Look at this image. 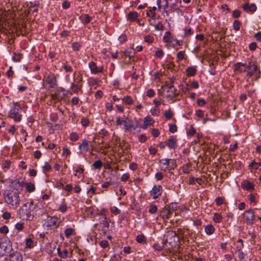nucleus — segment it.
<instances>
[{
    "label": "nucleus",
    "instance_id": "obj_23",
    "mask_svg": "<svg viewBox=\"0 0 261 261\" xmlns=\"http://www.w3.org/2000/svg\"><path fill=\"white\" fill-rule=\"evenodd\" d=\"M173 38L172 37L171 32H166L163 37V41L166 43H171L172 42Z\"/></svg>",
    "mask_w": 261,
    "mask_h": 261
},
{
    "label": "nucleus",
    "instance_id": "obj_16",
    "mask_svg": "<svg viewBox=\"0 0 261 261\" xmlns=\"http://www.w3.org/2000/svg\"><path fill=\"white\" fill-rule=\"evenodd\" d=\"M246 65L241 62L236 63L233 65V70L235 72L239 73L245 72Z\"/></svg>",
    "mask_w": 261,
    "mask_h": 261
},
{
    "label": "nucleus",
    "instance_id": "obj_45",
    "mask_svg": "<svg viewBox=\"0 0 261 261\" xmlns=\"http://www.w3.org/2000/svg\"><path fill=\"white\" fill-rule=\"evenodd\" d=\"M158 210L157 206L155 205H151L149 207V212L151 214H155Z\"/></svg>",
    "mask_w": 261,
    "mask_h": 261
},
{
    "label": "nucleus",
    "instance_id": "obj_7",
    "mask_svg": "<svg viewBox=\"0 0 261 261\" xmlns=\"http://www.w3.org/2000/svg\"><path fill=\"white\" fill-rule=\"evenodd\" d=\"M246 75L248 76H252L253 75L255 74L257 77L259 76L260 71L257 68V65L252 62H250L248 65L246 67Z\"/></svg>",
    "mask_w": 261,
    "mask_h": 261
},
{
    "label": "nucleus",
    "instance_id": "obj_62",
    "mask_svg": "<svg viewBox=\"0 0 261 261\" xmlns=\"http://www.w3.org/2000/svg\"><path fill=\"white\" fill-rule=\"evenodd\" d=\"M14 74V72L12 70V67H10L9 70L7 71L6 73V75L8 77L10 78L13 77V75Z\"/></svg>",
    "mask_w": 261,
    "mask_h": 261
},
{
    "label": "nucleus",
    "instance_id": "obj_61",
    "mask_svg": "<svg viewBox=\"0 0 261 261\" xmlns=\"http://www.w3.org/2000/svg\"><path fill=\"white\" fill-rule=\"evenodd\" d=\"M164 55V52L163 51L160 49H158L156 51H155V56L157 58H162Z\"/></svg>",
    "mask_w": 261,
    "mask_h": 261
},
{
    "label": "nucleus",
    "instance_id": "obj_19",
    "mask_svg": "<svg viewBox=\"0 0 261 261\" xmlns=\"http://www.w3.org/2000/svg\"><path fill=\"white\" fill-rule=\"evenodd\" d=\"M177 139L175 137L171 136L166 141V144L171 148H174L176 147Z\"/></svg>",
    "mask_w": 261,
    "mask_h": 261
},
{
    "label": "nucleus",
    "instance_id": "obj_52",
    "mask_svg": "<svg viewBox=\"0 0 261 261\" xmlns=\"http://www.w3.org/2000/svg\"><path fill=\"white\" fill-rule=\"evenodd\" d=\"M193 34V32L191 28H187L185 29V36L189 37Z\"/></svg>",
    "mask_w": 261,
    "mask_h": 261
},
{
    "label": "nucleus",
    "instance_id": "obj_13",
    "mask_svg": "<svg viewBox=\"0 0 261 261\" xmlns=\"http://www.w3.org/2000/svg\"><path fill=\"white\" fill-rule=\"evenodd\" d=\"M162 187L160 185H155L150 191V195L153 197L154 199L158 198L163 192Z\"/></svg>",
    "mask_w": 261,
    "mask_h": 261
},
{
    "label": "nucleus",
    "instance_id": "obj_31",
    "mask_svg": "<svg viewBox=\"0 0 261 261\" xmlns=\"http://www.w3.org/2000/svg\"><path fill=\"white\" fill-rule=\"evenodd\" d=\"M35 189V186L34 184L29 182L27 184L26 190L28 192L31 193L33 192Z\"/></svg>",
    "mask_w": 261,
    "mask_h": 261
},
{
    "label": "nucleus",
    "instance_id": "obj_48",
    "mask_svg": "<svg viewBox=\"0 0 261 261\" xmlns=\"http://www.w3.org/2000/svg\"><path fill=\"white\" fill-rule=\"evenodd\" d=\"M155 29L157 31H163L164 27L161 21H159L154 25Z\"/></svg>",
    "mask_w": 261,
    "mask_h": 261
},
{
    "label": "nucleus",
    "instance_id": "obj_12",
    "mask_svg": "<svg viewBox=\"0 0 261 261\" xmlns=\"http://www.w3.org/2000/svg\"><path fill=\"white\" fill-rule=\"evenodd\" d=\"M45 82L48 85V88H53L57 86V80L54 73H49L46 77Z\"/></svg>",
    "mask_w": 261,
    "mask_h": 261
},
{
    "label": "nucleus",
    "instance_id": "obj_51",
    "mask_svg": "<svg viewBox=\"0 0 261 261\" xmlns=\"http://www.w3.org/2000/svg\"><path fill=\"white\" fill-rule=\"evenodd\" d=\"M150 113L152 116H158L160 114V110L154 107L151 109Z\"/></svg>",
    "mask_w": 261,
    "mask_h": 261
},
{
    "label": "nucleus",
    "instance_id": "obj_36",
    "mask_svg": "<svg viewBox=\"0 0 261 261\" xmlns=\"http://www.w3.org/2000/svg\"><path fill=\"white\" fill-rule=\"evenodd\" d=\"M38 7V5L31 2L30 6H29V12L30 13V11H32L33 12H37L38 9L37 8L33 9V7Z\"/></svg>",
    "mask_w": 261,
    "mask_h": 261
},
{
    "label": "nucleus",
    "instance_id": "obj_55",
    "mask_svg": "<svg viewBox=\"0 0 261 261\" xmlns=\"http://www.w3.org/2000/svg\"><path fill=\"white\" fill-rule=\"evenodd\" d=\"M144 40L146 42L148 43H151L154 40V38L150 35H148L145 37Z\"/></svg>",
    "mask_w": 261,
    "mask_h": 261
},
{
    "label": "nucleus",
    "instance_id": "obj_47",
    "mask_svg": "<svg viewBox=\"0 0 261 261\" xmlns=\"http://www.w3.org/2000/svg\"><path fill=\"white\" fill-rule=\"evenodd\" d=\"M171 44L172 46L173 47H176L177 46H180L181 45V43L180 41L176 39H173L172 42L170 43Z\"/></svg>",
    "mask_w": 261,
    "mask_h": 261
},
{
    "label": "nucleus",
    "instance_id": "obj_34",
    "mask_svg": "<svg viewBox=\"0 0 261 261\" xmlns=\"http://www.w3.org/2000/svg\"><path fill=\"white\" fill-rule=\"evenodd\" d=\"M186 56L185 51H180L177 54V59L178 61L183 60Z\"/></svg>",
    "mask_w": 261,
    "mask_h": 261
},
{
    "label": "nucleus",
    "instance_id": "obj_43",
    "mask_svg": "<svg viewBox=\"0 0 261 261\" xmlns=\"http://www.w3.org/2000/svg\"><path fill=\"white\" fill-rule=\"evenodd\" d=\"M240 24L241 23L239 21L237 20H234L233 23V29L236 31H239L240 28Z\"/></svg>",
    "mask_w": 261,
    "mask_h": 261
},
{
    "label": "nucleus",
    "instance_id": "obj_26",
    "mask_svg": "<svg viewBox=\"0 0 261 261\" xmlns=\"http://www.w3.org/2000/svg\"><path fill=\"white\" fill-rule=\"evenodd\" d=\"M80 19L83 23L87 24L90 22L92 19V17L87 14H82L80 16Z\"/></svg>",
    "mask_w": 261,
    "mask_h": 261
},
{
    "label": "nucleus",
    "instance_id": "obj_38",
    "mask_svg": "<svg viewBox=\"0 0 261 261\" xmlns=\"http://www.w3.org/2000/svg\"><path fill=\"white\" fill-rule=\"evenodd\" d=\"M74 231V229L72 228H68L65 230V235L67 238H69L71 236Z\"/></svg>",
    "mask_w": 261,
    "mask_h": 261
},
{
    "label": "nucleus",
    "instance_id": "obj_28",
    "mask_svg": "<svg viewBox=\"0 0 261 261\" xmlns=\"http://www.w3.org/2000/svg\"><path fill=\"white\" fill-rule=\"evenodd\" d=\"M136 240L139 243L145 244L146 243V237L142 234L138 235L136 237Z\"/></svg>",
    "mask_w": 261,
    "mask_h": 261
},
{
    "label": "nucleus",
    "instance_id": "obj_30",
    "mask_svg": "<svg viewBox=\"0 0 261 261\" xmlns=\"http://www.w3.org/2000/svg\"><path fill=\"white\" fill-rule=\"evenodd\" d=\"M213 220L216 223H220L222 220V216L219 213H215L213 216Z\"/></svg>",
    "mask_w": 261,
    "mask_h": 261
},
{
    "label": "nucleus",
    "instance_id": "obj_33",
    "mask_svg": "<svg viewBox=\"0 0 261 261\" xmlns=\"http://www.w3.org/2000/svg\"><path fill=\"white\" fill-rule=\"evenodd\" d=\"M122 101L127 105H132L133 102V100L131 97L129 96H126L122 99Z\"/></svg>",
    "mask_w": 261,
    "mask_h": 261
},
{
    "label": "nucleus",
    "instance_id": "obj_14",
    "mask_svg": "<svg viewBox=\"0 0 261 261\" xmlns=\"http://www.w3.org/2000/svg\"><path fill=\"white\" fill-rule=\"evenodd\" d=\"M57 252L59 256L62 258H66L68 257L71 256L72 254V250H71L70 252L66 249H62L60 247H58L57 249Z\"/></svg>",
    "mask_w": 261,
    "mask_h": 261
},
{
    "label": "nucleus",
    "instance_id": "obj_57",
    "mask_svg": "<svg viewBox=\"0 0 261 261\" xmlns=\"http://www.w3.org/2000/svg\"><path fill=\"white\" fill-rule=\"evenodd\" d=\"M21 58H22V55L19 54H14V55L13 57V59L15 62H19L20 61V60L21 59Z\"/></svg>",
    "mask_w": 261,
    "mask_h": 261
},
{
    "label": "nucleus",
    "instance_id": "obj_4",
    "mask_svg": "<svg viewBox=\"0 0 261 261\" xmlns=\"http://www.w3.org/2000/svg\"><path fill=\"white\" fill-rule=\"evenodd\" d=\"M161 170L166 171L173 170L176 167L175 160L173 159H164L159 161Z\"/></svg>",
    "mask_w": 261,
    "mask_h": 261
},
{
    "label": "nucleus",
    "instance_id": "obj_56",
    "mask_svg": "<svg viewBox=\"0 0 261 261\" xmlns=\"http://www.w3.org/2000/svg\"><path fill=\"white\" fill-rule=\"evenodd\" d=\"M33 246V241L31 238L26 239V247L32 248Z\"/></svg>",
    "mask_w": 261,
    "mask_h": 261
},
{
    "label": "nucleus",
    "instance_id": "obj_22",
    "mask_svg": "<svg viewBox=\"0 0 261 261\" xmlns=\"http://www.w3.org/2000/svg\"><path fill=\"white\" fill-rule=\"evenodd\" d=\"M172 214L171 212L165 206L161 212V215L164 219H168L170 218V215Z\"/></svg>",
    "mask_w": 261,
    "mask_h": 261
},
{
    "label": "nucleus",
    "instance_id": "obj_1",
    "mask_svg": "<svg viewBox=\"0 0 261 261\" xmlns=\"http://www.w3.org/2000/svg\"><path fill=\"white\" fill-rule=\"evenodd\" d=\"M36 206V205H34L32 201L24 203L19 210V217L23 219L25 218L28 220L32 219L34 215L35 214L36 215V212H33L34 209Z\"/></svg>",
    "mask_w": 261,
    "mask_h": 261
},
{
    "label": "nucleus",
    "instance_id": "obj_6",
    "mask_svg": "<svg viewBox=\"0 0 261 261\" xmlns=\"http://www.w3.org/2000/svg\"><path fill=\"white\" fill-rule=\"evenodd\" d=\"M59 224V219L56 217H48L44 226L47 230L55 231Z\"/></svg>",
    "mask_w": 261,
    "mask_h": 261
},
{
    "label": "nucleus",
    "instance_id": "obj_49",
    "mask_svg": "<svg viewBox=\"0 0 261 261\" xmlns=\"http://www.w3.org/2000/svg\"><path fill=\"white\" fill-rule=\"evenodd\" d=\"M90 121L89 119L87 118H83L81 119V124L84 127L87 126L89 125Z\"/></svg>",
    "mask_w": 261,
    "mask_h": 261
},
{
    "label": "nucleus",
    "instance_id": "obj_3",
    "mask_svg": "<svg viewBox=\"0 0 261 261\" xmlns=\"http://www.w3.org/2000/svg\"><path fill=\"white\" fill-rule=\"evenodd\" d=\"M22 109L17 102H14L13 106L9 112V116L15 122H19L21 120Z\"/></svg>",
    "mask_w": 261,
    "mask_h": 261
},
{
    "label": "nucleus",
    "instance_id": "obj_42",
    "mask_svg": "<svg viewBox=\"0 0 261 261\" xmlns=\"http://www.w3.org/2000/svg\"><path fill=\"white\" fill-rule=\"evenodd\" d=\"M199 87V84L197 82L193 81L192 82L190 88H187L186 89L187 90H189L191 89H197Z\"/></svg>",
    "mask_w": 261,
    "mask_h": 261
},
{
    "label": "nucleus",
    "instance_id": "obj_50",
    "mask_svg": "<svg viewBox=\"0 0 261 261\" xmlns=\"http://www.w3.org/2000/svg\"><path fill=\"white\" fill-rule=\"evenodd\" d=\"M67 205L64 202L62 203L60 205L59 208V210L62 213H65L67 211Z\"/></svg>",
    "mask_w": 261,
    "mask_h": 261
},
{
    "label": "nucleus",
    "instance_id": "obj_37",
    "mask_svg": "<svg viewBox=\"0 0 261 261\" xmlns=\"http://www.w3.org/2000/svg\"><path fill=\"white\" fill-rule=\"evenodd\" d=\"M51 170V167L50 164L47 162H45L44 165L43 166V172H49Z\"/></svg>",
    "mask_w": 261,
    "mask_h": 261
},
{
    "label": "nucleus",
    "instance_id": "obj_39",
    "mask_svg": "<svg viewBox=\"0 0 261 261\" xmlns=\"http://www.w3.org/2000/svg\"><path fill=\"white\" fill-rule=\"evenodd\" d=\"M93 166L95 169H100L102 166V163L101 161L97 160L93 163Z\"/></svg>",
    "mask_w": 261,
    "mask_h": 261
},
{
    "label": "nucleus",
    "instance_id": "obj_41",
    "mask_svg": "<svg viewBox=\"0 0 261 261\" xmlns=\"http://www.w3.org/2000/svg\"><path fill=\"white\" fill-rule=\"evenodd\" d=\"M172 213L174 212L176 208V205L175 203H171L170 205L166 206Z\"/></svg>",
    "mask_w": 261,
    "mask_h": 261
},
{
    "label": "nucleus",
    "instance_id": "obj_29",
    "mask_svg": "<svg viewBox=\"0 0 261 261\" xmlns=\"http://www.w3.org/2000/svg\"><path fill=\"white\" fill-rule=\"evenodd\" d=\"M143 121L148 126L152 125L154 123V120L149 116H146L144 118Z\"/></svg>",
    "mask_w": 261,
    "mask_h": 261
},
{
    "label": "nucleus",
    "instance_id": "obj_44",
    "mask_svg": "<svg viewBox=\"0 0 261 261\" xmlns=\"http://www.w3.org/2000/svg\"><path fill=\"white\" fill-rule=\"evenodd\" d=\"M116 119V124L118 126H120L124 123H126V120L122 119L120 117H117Z\"/></svg>",
    "mask_w": 261,
    "mask_h": 261
},
{
    "label": "nucleus",
    "instance_id": "obj_64",
    "mask_svg": "<svg viewBox=\"0 0 261 261\" xmlns=\"http://www.w3.org/2000/svg\"><path fill=\"white\" fill-rule=\"evenodd\" d=\"M139 141L141 143L145 142L147 139V137L144 135H141L138 137Z\"/></svg>",
    "mask_w": 261,
    "mask_h": 261
},
{
    "label": "nucleus",
    "instance_id": "obj_35",
    "mask_svg": "<svg viewBox=\"0 0 261 261\" xmlns=\"http://www.w3.org/2000/svg\"><path fill=\"white\" fill-rule=\"evenodd\" d=\"M79 139V136L76 133L73 132L70 135V140L72 141H76Z\"/></svg>",
    "mask_w": 261,
    "mask_h": 261
},
{
    "label": "nucleus",
    "instance_id": "obj_11",
    "mask_svg": "<svg viewBox=\"0 0 261 261\" xmlns=\"http://www.w3.org/2000/svg\"><path fill=\"white\" fill-rule=\"evenodd\" d=\"M6 259L9 261H22V256L19 252L12 250L9 253V255L8 257L6 258Z\"/></svg>",
    "mask_w": 261,
    "mask_h": 261
},
{
    "label": "nucleus",
    "instance_id": "obj_15",
    "mask_svg": "<svg viewBox=\"0 0 261 261\" xmlns=\"http://www.w3.org/2000/svg\"><path fill=\"white\" fill-rule=\"evenodd\" d=\"M242 8L245 12L251 13L254 12L256 10V7L254 4L249 5V3H245L242 6Z\"/></svg>",
    "mask_w": 261,
    "mask_h": 261
},
{
    "label": "nucleus",
    "instance_id": "obj_58",
    "mask_svg": "<svg viewBox=\"0 0 261 261\" xmlns=\"http://www.w3.org/2000/svg\"><path fill=\"white\" fill-rule=\"evenodd\" d=\"M169 131L174 133L177 131V126L175 124H169Z\"/></svg>",
    "mask_w": 261,
    "mask_h": 261
},
{
    "label": "nucleus",
    "instance_id": "obj_18",
    "mask_svg": "<svg viewBox=\"0 0 261 261\" xmlns=\"http://www.w3.org/2000/svg\"><path fill=\"white\" fill-rule=\"evenodd\" d=\"M241 186L243 189L246 190H253L254 189L253 183L246 180L243 181Z\"/></svg>",
    "mask_w": 261,
    "mask_h": 261
},
{
    "label": "nucleus",
    "instance_id": "obj_5",
    "mask_svg": "<svg viewBox=\"0 0 261 261\" xmlns=\"http://www.w3.org/2000/svg\"><path fill=\"white\" fill-rule=\"evenodd\" d=\"M12 251V242L8 240L0 239V256L5 255Z\"/></svg>",
    "mask_w": 261,
    "mask_h": 261
},
{
    "label": "nucleus",
    "instance_id": "obj_53",
    "mask_svg": "<svg viewBox=\"0 0 261 261\" xmlns=\"http://www.w3.org/2000/svg\"><path fill=\"white\" fill-rule=\"evenodd\" d=\"M155 95V92L152 89H148L146 92V96L148 97H152Z\"/></svg>",
    "mask_w": 261,
    "mask_h": 261
},
{
    "label": "nucleus",
    "instance_id": "obj_10",
    "mask_svg": "<svg viewBox=\"0 0 261 261\" xmlns=\"http://www.w3.org/2000/svg\"><path fill=\"white\" fill-rule=\"evenodd\" d=\"M88 65L92 74L102 73L103 71V66H97L96 64L93 61L90 62Z\"/></svg>",
    "mask_w": 261,
    "mask_h": 261
},
{
    "label": "nucleus",
    "instance_id": "obj_54",
    "mask_svg": "<svg viewBox=\"0 0 261 261\" xmlns=\"http://www.w3.org/2000/svg\"><path fill=\"white\" fill-rule=\"evenodd\" d=\"M81 46V45L78 42H73L72 44V48L74 50H79Z\"/></svg>",
    "mask_w": 261,
    "mask_h": 261
},
{
    "label": "nucleus",
    "instance_id": "obj_46",
    "mask_svg": "<svg viewBox=\"0 0 261 261\" xmlns=\"http://www.w3.org/2000/svg\"><path fill=\"white\" fill-rule=\"evenodd\" d=\"M71 154L70 150L66 146L63 148L62 155L63 156H69Z\"/></svg>",
    "mask_w": 261,
    "mask_h": 261
},
{
    "label": "nucleus",
    "instance_id": "obj_27",
    "mask_svg": "<svg viewBox=\"0 0 261 261\" xmlns=\"http://www.w3.org/2000/svg\"><path fill=\"white\" fill-rule=\"evenodd\" d=\"M138 17V14L136 12H130L128 13L127 15V18L129 20L135 21L136 20Z\"/></svg>",
    "mask_w": 261,
    "mask_h": 261
},
{
    "label": "nucleus",
    "instance_id": "obj_32",
    "mask_svg": "<svg viewBox=\"0 0 261 261\" xmlns=\"http://www.w3.org/2000/svg\"><path fill=\"white\" fill-rule=\"evenodd\" d=\"M164 115L166 119H170L173 116V113L171 109H169L168 110L165 111Z\"/></svg>",
    "mask_w": 261,
    "mask_h": 261
},
{
    "label": "nucleus",
    "instance_id": "obj_24",
    "mask_svg": "<svg viewBox=\"0 0 261 261\" xmlns=\"http://www.w3.org/2000/svg\"><path fill=\"white\" fill-rule=\"evenodd\" d=\"M158 6L159 9H163L165 10L168 7V1L167 0H158Z\"/></svg>",
    "mask_w": 261,
    "mask_h": 261
},
{
    "label": "nucleus",
    "instance_id": "obj_8",
    "mask_svg": "<svg viewBox=\"0 0 261 261\" xmlns=\"http://www.w3.org/2000/svg\"><path fill=\"white\" fill-rule=\"evenodd\" d=\"M82 81L83 77L81 74H78L76 77H74V82L71 86V88L74 93H77L79 91L81 90Z\"/></svg>",
    "mask_w": 261,
    "mask_h": 261
},
{
    "label": "nucleus",
    "instance_id": "obj_17",
    "mask_svg": "<svg viewBox=\"0 0 261 261\" xmlns=\"http://www.w3.org/2000/svg\"><path fill=\"white\" fill-rule=\"evenodd\" d=\"M167 97L171 98H174L177 96V94L176 93V89L172 85H169L168 87Z\"/></svg>",
    "mask_w": 261,
    "mask_h": 261
},
{
    "label": "nucleus",
    "instance_id": "obj_21",
    "mask_svg": "<svg viewBox=\"0 0 261 261\" xmlns=\"http://www.w3.org/2000/svg\"><path fill=\"white\" fill-rule=\"evenodd\" d=\"M186 74L188 76H194L197 72V68L196 66H191L188 67L186 70Z\"/></svg>",
    "mask_w": 261,
    "mask_h": 261
},
{
    "label": "nucleus",
    "instance_id": "obj_2",
    "mask_svg": "<svg viewBox=\"0 0 261 261\" xmlns=\"http://www.w3.org/2000/svg\"><path fill=\"white\" fill-rule=\"evenodd\" d=\"M4 195L5 201L7 204L16 207L19 205L20 198L18 192L12 190H6Z\"/></svg>",
    "mask_w": 261,
    "mask_h": 261
},
{
    "label": "nucleus",
    "instance_id": "obj_9",
    "mask_svg": "<svg viewBox=\"0 0 261 261\" xmlns=\"http://www.w3.org/2000/svg\"><path fill=\"white\" fill-rule=\"evenodd\" d=\"M243 215L245 218L246 223L248 225H251L253 224V221L255 219V215L254 214L253 210L250 209L246 211Z\"/></svg>",
    "mask_w": 261,
    "mask_h": 261
},
{
    "label": "nucleus",
    "instance_id": "obj_63",
    "mask_svg": "<svg viewBox=\"0 0 261 261\" xmlns=\"http://www.w3.org/2000/svg\"><path fill=\"white\" fill-rule=\"evenodd\" d=\"M111 211L113 214L115 215H117L120 212V211L116 206L112 207L111 208Z\"/></svg>",
    "mask_w": 261,
    "mask_h": 261
},
{
    "label": "nucleus",
    "instance_id": "obj_25",
    "mask_svg": "<svg viewBox=\"0 0 261 261\" xmlns=\"http://www.w3.org/2000/svg\"><path fill=\"white\" fill-rule=\"evenodd\" d=\"M215 230V227L211 224L205 226V232L208 235L212 234Z\"/></svg>",
    "mask_w": 261,
    "mask_h": 261
},
{
    "label": "nucleus",
    "instance_id": "obj_20",
    "mask_svg": "<svg viewBox=\"0 0 261 261\" xmlns=\"http://www.w3.org/2000/svg\"><path fill=\"white\" fill-rule=\"evenodd\" d=\"M79 149L81 152H86L89 150V142L84 139L82 141V144L79 145Z\"/></svg>",
    "mask_w": 261,
    "mask_h": 261
},
{
    "label": "nucleus",
    "instance_id": "obj_59",
    "mask_svg": "<svg viewBox=\"0 0 261 261\" xmlns=\"http://www.w3.org/2000/svg\"><path fill=\"white\" fill-rule=\"evenodd\" d=\"M59 93H55L51 95V97L53 100L59 101L62 99V97L59 96Z\"/></svg>",
    "mask_w": 261,
    "mask_h": 261
},
{
    "label": "nucleus",
    "instance_id": "obj_60",
    "mask_svg": "<svg viewBox=\"0 0 261 261\" xmlns=\"http://www.w3.org/2000/svg\"><path fill=\"white\" fill-rule=\"evenodd\" d=\"M238 256L240 260H242L244 258V254L241 249H238L237 251Z\"/></svg>",
    "mask_w": 261,
    "mask_h": 261
},
{
    "label": "nucleus",
    "instance_id": "obj_40",
    "mask_svg": "<svg viewBox=\"0 0 261 261\" xmlns=\"http://www.w3.org/2000/svg\"><path fill=\"white\" fill-rule=\"evenodd\" d=\"M261 166V163H256L253 161L249 165V167L253 168L254 169H257L258 167Z\"/></svg>",
    "mask_w": 261,
    "mask_h": 261
}]
</instances>
